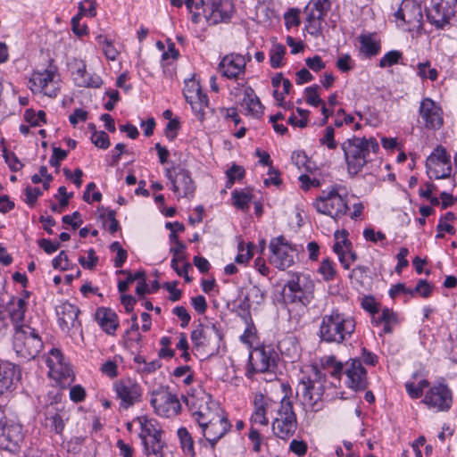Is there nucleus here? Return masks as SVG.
Masks as SVG:
<instances>
[{"instance_id": "f257e3e1", "label": "nucleus", "mask_w": 457, "mask_h": 457, "mask_svg": "<svg viewBox=\"0 0 457 457\" xmlns=\"http://www.w3.org/2000/svg\"><path fill=\"white\" fill-rule=\"evenodd\" d=\"M355 327L353 317L333 310L329 314L322 316L319 337L321 342L340 345L351 338Z\"/></svg>"}, {"instance_id": "393cba45", "label": "nucleus", "mask_w": 457, "mask_h": 457, "mask_svg": "<svg viewBox=\"0 0 457 457\" xmlns=\"http://www.w3.org/2000/svg\"><path fill=\"white\" fill-rule=\"evenodd\" d=\"M419 116V122L422 123L426 129H438L443 125L442 110L430 98L421 101Z\"/></svg>"}, {"instance_id": "4c0bfd02", "label": "nucleus", "mask_w": 457, "mask_h": 457, "mask_svg": "<svg viewBox=\"0 0 457 457\" xmlns=\"http://www.w3.org/2000/svg\"><path fill=\"white\" fill-rule=\"evenodd\" d=\"M286 46L276 41L272 42L269 52L270 64L273 69L280 68L284 65V56L286 54Z\"/></svg>"}, {"instance_id": "6ab92c4d", "label": "nucleus", "mask_w": 457, "mask_h": 457, "mask_svg": "<svg viewBox=\"0 0 457 457\" xmlns=\"http://www.w3.org/2000/svg\"><path fill=\"white\" fill-rule=\"evenodd\" d=\"M150 403L159 416L170 418L177 415L180 411L178 397L168 389L161 388L154 391Z\"/></svg>"}, {"instance_id": "603ef678", "label": "nucleus", "mask_w": 457, "mask_h": 457, "mask_svg": "<svg viewBox=\"0 0 457 457\" xmlns=\"http://www.w3.org/2000/svg\"><path fill=\"white\" fill-rule=\"evenodd\" d=\"M91 141L96 147L102 149H107L110 146L109 137L104 131H94Z\"/></svg>"}, {"instance_id": "8fccbe9b", "label": "nucleus", "mask_w": 457, "mask_h": 457, "mask_svg": "<svg viewBox=\"0 0 457 457\" xmlns=\"http://www.w3.org/2000/svg\"><path fill=\"white\" fill-rule=\"evenodd\" d=\"M319 272L322 275L323 278L327 281L332 280L336 275V270L334 268V263L328 260L324 259L320 266L319 268Z\"/></svg>"}, {"instance_id": "4d7b16f0", "label": "nucleus", "mask_w": 457, "mask_h": 457, "mask_svg": "<svg viewBox=\"0 0 457 457\" xmlns=\"http://www.w3.org/2000/svg\"><path fill=\"white\" fill-rule=\"evenodd\" d=\"M97 40L99 44L103 45V51L105 56L108 59L114 61L118 55V51L115 49L112 44L103 36H99Z\"/></svg>"}, {"instance_id": "0eeeda50", "label": "nucleus", "mask_w": 457, "mask_h": 457, "mask_svg": "<svg viewBox=\"0 0 457 457\" xmlns=\"http://www.w3.org/2000/svg\"><path fill=\"white\" fill-rule=\"evenodd\" d=\"M276 416L272 422V430L276 436L287 440L294 436L297 428L296 415L293 402L287 395L277 404Z\"/></svg>"}, {"instance_id": "5701e85b", "label": "nucleus", "mask_w": 457, "mask_h": 457, "mask_svg": "<svg viewBox=\"0 0 457 457\" xmlns=\"http://www.w3.org/2000/svg\"><path fill=\"white\" fill-rule=\"evenodd\" d=\"M45 428L57 436H62L66 422L70 420V412L64 406L49 405L45 411Z\"/></svg>"}, {"instance_id": "338daca9", "label": "nucleus", "mask_w": 457, "mask_h": 457, "mask_svg": "<svg viewBox=\"0 0 457 457\" xmlns=\"http://www.w3.org/2000/svg\"><path fill=\"white\" fill-rule=\"evenodd\" d=\"M52 264L54 269L66 270L69 267V260L66 253L64 251L60 252V253L53 260Z\"/></svg>"}, {"instance_id": "052dcab7", "label": "nucleus", "mask_w": 457, "mask_h": 457, "mask_svg": "<svg viewBox=\"0 0 457 457\" xmlns=\"http://www.w3.org/2000/svg\"><path fill=\"white\" fill-rule=\"evenodd\" d=\"M363 237L366 240L371 241L373 243L381 242L382 245H385L386 241V235L382 233L381 231L376 232L371 228H367L363 230Z\"/></svg>"}, {"instance_id": "bb28decb", "label": "nucleus", "mask_w": 457, "mask_h": 457, "mask_svg": "<svg viewBox=\"0 0 457 457\" xmlns=\"http://www.w3.org/2000/svg\"><path fill=\"white\" fill-rule=\"evenodd\" d=\"M58 322L63 331H70L71 328H79L80 322L78 320L79 309L69 303L64 302L56 307Z\"/></svg>"}, {"instance_id": "2f4dec72", "label": "nucleus", "mask_w": 457, "mask_h": 457, "mask_svg": "<svg viewBox=\"0 0 457 457\" xmlns=\"http://www.w3.org/2000/svg\"><path fill=\"white\" fill-rule=\"evenodd\" d=\"M241 106L245 110L246 114L256 118L262 116L264 110L259 97L251 87H245Z\"/></svg>"}, {"instance_id": "864d4df0", "label": "nucleus", "mask_w": 457, "mask_h": 457, "mask_svg": "<svg viewBox=\"0 0 457 457\" xmlns=\"http://www.w3.org/2000/svg\"><path fill=\"white\" fill-rule=\"evenodd\" d=\"M232 197L234 200V204L237 208L240 210L248 209V204L251 200V196L248 194L234 191L232 192Z\"/></svg>"}, {"instance_id": "69168bd1", "label": "nucleus", "mask_w": 457, "mask_h": 457, "mask_svg": "<svg viewBox=\"0 0 457 457\" xmlns=\"http://www.w3.org/2000/svg\"><path fill=\"white\" fill-rule=\"evenodd\" d=\"M172 312L178 318L180 319V320H181L180 326L182 328H186L189 324L190 320H191V316L189 315V313L187 312V309L185 307H183V306H176L172 310Z\"/></svg>"}, {"instance_id": "4be33fe9", "label": "nucleus", "mask_w": 457, "mask_h": 457, "mask_svg": "<svg viewBox=\"0 0 457 457\" xmlns=\"http://www.w3.org/2000/svg\"><path fill=\"white\" fill-rule=\"evenodd\" d=\"M344 374L346 376L345 384L355 391H362L368 386L367 372L358 359H351L345 363Z\"/></svg>"}, {"instance_id": "9b49d317", "label": "nucleus", "mask_w": 457, "mask_h": 457, "mask_svg": "<svg viewBox=\"0 0 457 457\" xmlns=\"http://www.w3.org/2000/svg\"><path fill=\"white\" fill-rule=\"evenodd\" d=\"M116 398L120 400V408L128 410L141 402L142 387L134 379L129 378L116 381L113 385Z\"/></svg>"}, {"instance_id": "5fc2aeb1", "label": "nucleus", "mask_w": 457, "mask_h": 457, "mask_svg": "<svg viewBox=\"0 0 457 457\" xmlns=\"http://www.w3.org/2000/svg\"><path fill=\"white\" fill-rule=\"evenodd\" d=\"M318 86H312L305 88L306 102L313 106H319L324 104L318 94Z\"/></svg>"}, {"instance_id": "a19ab883", "label": "nucleus", "mask_w": 457, "mask_h": 457, "mask_svg": "<svg viewBox=\"0 0 457 457\" xmlns=\"http://www.w3.org/2000/svg\"><path fill=\"white\" fill-rule=\"evenodd\" d=\"M306 15V29L309 34L314 37H318L322 31V22L325 17H320L319 15L310 12L305 13Z\"/></svg>"}, {"instance_id": "6e6d98bb", "label": "nucleus", "mask_w": 457, "mask_h": 457, "mask_svg": "<svg viewBox=\"0 0 457 457\" xmlns=\"http://www.w3.org/2000/svg\"><path fill=\"white\" fill-rule=\"evenodd\" d=\"M228 181L227 187H230L237 179H240L245 175V170L243 167L233 164L229 170H227Z\"/></svg>"}, {"instance_id": "b1692460", "label": "nucleus", "mask_w": 457, "mask_h": 457, "mask_svg": "<svg viewBox=\"0 0 457 457\" xmlns=\"http://www.w3.org/2000/svg\"><path fill=\"white\" fill-rule=\"evenodd\" d=\"M276 356L270 347L255 348L250 353L249 364L253 372H270L276 367Z\"/></svg>"}, {"instance_id": "f704fd0d", "label": "nucleus", "mask_w": 457, "mask_h": 457, "mask_svg": "<svg viewBox=\"0 0 457 457\" xmlns=\"http://www.w3.org/2000/svg\"><path fill=\"white\" fill-rule=\"evenodd\" d=\"M270 400H267L262 394H256L254 396V412L252 415V421L261 425H267L266 410Z\"/></svg>"}, {"instance_id": "1a4fd4ad", "label": "nucleus", "mask_w": 457, "mask_h": 457, "mask_svg": "<svg viewBox=\"0 0 457 457\" xmlns=\"http://www.w3.org/2000/svg\"><path fill=\"white\" fill-rule=\"evenodd\" d=\"M141 430L139 437L142 440L145 453L154 457H163L165 442L162 440V430L157 423L147 418L140 419Z\"/></svg>"}, {"instance_id": "79ce46f5", "label": "nucleus", "mask_w": 457, "mask_h": 457, "mask_svg": "<svg viewBox=\"0 0 457 457\" xmlns=\"http://www.w3.org/2000/svg\"><path fill=\"white\" fill-rule=\"evenodd\" d=\"M178 436L184 452H187L191 457L195 456L194 442L187 429L186 428H179Z\"/></svg>"}, {"instance_id": "20e7f679", "label": "nucleus", "mask_w": 457, "mask_h": 457, "mask_svg": "<svg viewBox=\"0 0 457 457\" xmlns=\"http://www.w3.org/2000/svg\"><path fill=\"white\" fill-rule=\"evenodd\" d=\"M193 416L202 428V433L212 450L215 448L217 442L231 428L227 417L211 411L208 407L194 411Z\"/></svg>"}, {"instance_id": "72a5a7b5", "label": "nucleus", "mask_w": 457, "mask_h": 457, "mask_svg": "<svg viewBox=\"0 0 457 457\" xmlns=\"http://www.w3.org/2000/svg\"><path fill=\"white\" fill-rule=\"evenodd\" d=\"M29 296L28 292H25V297L18 298L17 300L12 299L7 304L9 315L12 320L14 322V328L20 326V322L24 320L25 312L27 311L28 303L26 298ZM22 324H21V326Z\"/></svg>"}, {"instance_id": "ea45409f", "label": "nucleus", "mask_w": 457, "mask_h": 457, "mask_svg": "<svg viewBox=\"0 0 457 457\" xmlns=\"http://www.w3.org/2000/svg\"><path fill=\"white\" fill-rule=\"evenodd\" d=\"M331 7L330 0H311L304 9V13H315L325 17Z\"/></svg>"}, {"instance_id": "37998d69", "label": "nucleus", "mask_w": 457, "mask_h": 457, "mask_svg": "<svg viewBox=\"0 0 457 457\" xmlns=\"http://www.w3.org/2000/svg\"><path fill=\"white\" fill-rule=\"evenodd\" d=\"M246 300L250 301L253 306H260L264 303L266 293L257 286L251 287L246 292Z\"/></svg>"}, {"instance_id": "7c9ffc66", "label": "nucleus", "mask_w": 457, "mask_h": 457, "mask_svg": "<svg viewBox=\"0 0 457 457\" xmlns=\"http://www.w3.org/2000/svg\"><path fill=\"white\" fill-rule=\"evenodd\" d=\"M99 327L106 334L113 336L119 327V319L116 312L111 308L99 307L95 314Z\"/></svg>"}, {"instance_id": "a211bd4d", "label": "nucleus", "mask_w": 457, "mask_h": 457, "mask_svg": "<svg viewBox=\"0 0 457 457\" xmlns=\"http://www.w3.org/2000/svg\"><path fill=\"white\" fill-rule=\"evenodd\" d=\"M22 440L21 426L8 420L0 405V448L13 451Z\"/></svg>"}, {"instance_id": "cd10ccee", "label": "nucleus", "mask_w": 457, "mask_h": 457, "mask_svg": "<svg viewBox=\"0 0 457 457\" xmlns=\"http://www.w3.org/2000/svg\"><path fill=\"white\" fill-rule=\"evenodd\" d=\"M21 377L18 366L8 361L0 362V395L15 388Z\"/></svg>"}, {"instance_id": "774afa93", "label": "nucleus", "mask_w": 457, "mask_h": 457, "mask_svg": "<svg viewBox=\"0 0 457 457\" xmlns=\"http://www.w3.org/2000/svg\"><path fill=\"white\" fill-rule=\"evenodd\" d=\"M85 397L86 391L81 386L76 385L70 389V398L74 403H80L85 399Z\"/></svg>"}, {"instance_id": "0e129e2a", "label": "nucleus", "mask_w": 457, "mask_h": 457, "mask_svg": "<svg viewBox=\"0 0 457 457\" xmlns=\"http://www.w3.org/2000/svg\"><path fill=\"white\" fill-rule=\"evenodd\" d=\"M337 68L342 72H348L353 68V61L349 54H343L337 61Z\"/></svg>"}, {"instance_id": "a18cd8bd", "label": "nucleus", "mask_w": 457, "mask_h": 457, "mask_svg": "<svg viewBox=\"0 0 457 457\" xmlns=\"http://www.w3.org/2000/svg\"><path fill=\"white\" fill-rule=\"evenodd\" d=\"M403 58L402 52L398 50H392L387 52L379 61L380 68L391 67L395 64H397L399 61Z\"/></svg>"}, {"instance_id": "680f3d73", "label": "nucleus", "mask_w": 457, "mask_h": 457, "mask_svg": "<svg viewBox=\"0 0 457 457\" xmlns=\"http://www.w3.org/2000/svg\"><path fill=\"white\" fill-rule=\"evenodd\" d=\"M4 157L5 160V162L8 164L10 170L12 171H18L21 169L23 166L21 161L18 159V157L12 152H4Z\"/></svg>"}, {"instance_id": "9d476101", "label": "nucleus", "mask_w": 457, "mask_h": 457, "mask_svg": "<svg viewBox=\"0 0 457 457\" xmlns=\"http://www.w3.org/2000/svg\"><path fill=\"white\" fill-rule=\"evenodd\" d=\"M190 337L197 350L207 347L218 349L222 340V333L215 323H200L193 329Z\"/></svg>"}, {"instance_id": "473e14b6", "label": "nucleus", "mask_w": 457, "mask_h": 457, "mask_svg": "<svg viewBox=\"0 0 457 457\" xmlns=\"http://www.w3.org/2000/svg\"><path fill=\"white\" fill-rule=\"evenodd\" d=\"M348 232L345 229L335 232V244L333 245L334 252L337 254L338 260L345 270H349V262L346 259L345 251L349 250L352 243L347 239Z\"/></svg>"}, {"instance_id": "a878e982", "label": "nucleus", "mask_w": 457, "mask_h": 457, "mask_svg": "<svg viewBox=\"0 0 457 457\" xmlns=\"http://www.w3.org/2000/svg\"><path fill=\"white\" fill-rule=\"evenodd\" d=\"M246 60L238 54L225 55L219 63V71L229 79H237L245 72Z\"/></svg>"}, {"instance_id": "bf43d9fd", "label": "nucleus", "mask_w": 457, "mask_h": 457, "mask_svg": "<svg viewBox=\"0 0 457 457\" xmlns=\"http://www.w3.org/2000/svg\"><path fill=\"white\" fill-rule=\"evenodd\" d=\"M87 259L84 256H80L79 258V262L85 269L92 270L98 262V257L96 255V252L94 249H89L87 252Z\"/></svg>"}, {"instance_id": "f03ea898", "label": "nucleus", "mask_w": 457, "mask_h": 457, "mask_svg": "<svg viewBox=\"0 0 457 457\" xmlns=\"http://www.w3.org/2000/svg\"><path fill=\"white\" fill-rule=\"evenodd\" d=\"M347 164L348 173L357 175L368 162L370 152L376 154L379 150L377 140L373 137H356L347 139L341 145Z\"/></svg>"}, {"instance_id": "2eb2a0df", "label": "nucleus", "mask_w": 457, "mask_h": 457, "mask_svg": "<svg viewBox=\"0 0 457 457\" xmlns=\"http://www.w3.org/2000/svg\"><path fill=\"white\" fill-rule=\"evenodd\" d=\"M166 177L170 182L171 190L178 197H188L195 192V184L191 174L181 166L166 169Z\"/></svg>"}, {"instance_id": "39448f33", "label": "nucleus", "mask_w": 457, "mask_h": 457, "mask_svg": "<svg viewBox=\"0 0 457 457\" xmlns=\"http://www.w3.org/2000/svg\"><path fill=\"white\" fill-rule=\"evenodd\" d=\"M347 197L348 192L345 187L334 185L323 190L313 205L318 212L328 215L337 220L349 211Z\"/></svg>"}, {"instance_id": "c03bdc74", "label": "nucleus", "mask_w": 457, "mask_h": 457, "mask_svg": "<svg viewBox=\"0 0 457 457\" xmlns=\"http://www.w3.org/2000/svg\"><path fill=\"white\" fill-rule=\"evenodd\" d=\"M456 219V216L453 212H448L444 216H442L439 220V222L436 226V230L440 232H447L448 234L453 235L455 233L454 228L450 224V222L453 221Z\"/></svg>"}, {"instance_id": "f8f14e48", "label": "nucleus", "mask_w": 457, "mask_h": 457, "mask_svg": "<svg viewBox=\"0 0 457 457\" xmlns=\"http://www.w3.org/2000/svg\"><path fill=\"white\" fill-rule=\"evenodd\" d=\"M457 0H430L427 5V18L436 28L448 24L456 12Z\"/></svg>"}, {"instance_id": "c85d7f7f", "label": "nucleus", "mask_w": 457, "mask_h": 457, "mask_svg": "<svg viewBox=\"0 0 457 457\" xmlns=\"http://www.w3.org/2000/svg\"><path fill=\"white\" fill-rule=\"evenodd\" d=\"M73 69V79L77 86L83 87H99L101 86V78L96 74L87 73L83 61H75Z\"/></svg>"}, {"instance_id": "ddd939ff", "label": "nucleus", "mask_w": 457, "mask_h": 457, "mask_svg": "<svg viewBox=\"0 0 457 457\" xmlns=\"http://www.w3.org/2000/svg\"><path fill=\"white\" fill-rule=\"evenodd\" d=\"M427 174L430 179H440L452 173L451 157L445 147L438 145L426 161Z\"/></svg>"}, {"instance_id": "423d86ee", "label": "nucleus", "mask_w": 457, "mask_h": 457, "mask_svg": "<svg viewBox=\"0 0 457 457\" xmlns=\"http://www.w3.org/2000/svg\"><path fill=\"white\" fill-rule=\"evenodd\" d=\"M12 348L19 358L30 361L38 355L43 348V342L35 328L28 325L16 326Z\"/></svg>"}, {"instance_id": "c9c22d12", "label": "nucleus", "mask_w": 457, "mask_h": 457, "mask_svg": "<svg viewBox=\"0 0 457 457\" xmlns=\"http://www.w3.org/2000/svg\"><path fill=\"white\" fill-rule=\"evenodd\" d=\"M361 44V52L366 57L377 55L380 51V43L376 37L371 34L361 35L359 37Z\"/></svg>"}, {"instance_id": "f3484780", "label": "nucleus", "mask_w": 457, "mask_h": 457, "mask_svg": "<svg viewBox=\"0 0 457 457\" xmlns=\"http://www.w3.org/2000/svg\"><path fill=\"white\" fill-rule=\"evenodd\" d=\"M270 249L271 252L270 262L279 270H286L295 262L293 253L295 251L283 237L279 236L270 240Z\"/></svg>"}, {"instance_id": "4468645a", "label": "nucleus", "mask_w": 457, "mask_h": 457, "mask_svg": "<svg viewBox=\"0 0 457 457\" xmlns=\"http://www.w3.org/2000/svg\"><path fill=\"white\" fill-rule=\"evenodd\" d=\"M394 16L397 26L408 25L409 30L420 29L422 25V9L414 0H403Z\"/></svg>"}, {"instance_id": "c756f323", "label": "nucleus", "mask_w": 457, "mask_h": 457, "mask_svg": "<svg viewBox=\"0 0 457 457\" xmlns=\"http://www.w3.org/2000/svg\"><path fill=\"white\" fill-rule=\"evenodd\" d=\"M83 15L95 17L96 15V3L94 0H84L79 4V13L71 19L72 31L78 36L87 34V28L80 24Z\"/></svg>"}, {"instance_id": "58836bf2", "label": "nucleus", "mask_w": 457, "mask_h": 457, "mask_svg": "<svg viewBox=\"0 0 457 457\" xmlns=\"http://www.w3.org/2000/svg\"><path fill=\"white\" fill-rule=\"evenodd\" d=\"M183 93L187 102H195V99H199L202 96H206L202 92L201 86L194 76L185 80Z\"/></svg>"}, {"instance_id": "aec40b11", "label": "nucleus", "mask_w": 457, "mask_h": 457, "mask_svg": "<svg viewBox=\"0 0 457 457\" xmlns=\"http://www.w3.org/2000/svg\"><path fill=\"white\" fill-rule=\"evenodd\" d=\"M422 402L437 411H447L453 403L452 392L447 385L439 383L426 393Z\"/></svg>"}, {"instance_id": "13d9d810", "label": "nucleus", "mask_w": 457, "mask_h": 457, "mask_svg": "<svg viewBox=\"0 0 457 457\" xmlns=\"http://www.w3.org/2000/svg\"><path fill=\"white\" fill-rule=\"evenodd\" d=\"M320 143L322 145H327L328 149L337 148V142L335 141V130L332 127H327L325 129L324 136L320 139Z\"/></svg>"}, {"instance_id": "e433bc0d", "label": "nucleus", "mask_w": 457, "mask_h": 457, "mask_svg": "<svg viewBox=\"0 0 457 457\" xmlns=\"http://www.w3.org/2000/svg\"><path fill=\"white\" fill-rule=\"evenodd\" d=\"M207 9L210 13L206 15V19L212 24L227 21L230 18L229 14L222 9L220 0H213L211 4H207L204 12H207Z\"/></svg>"}, {"instance_id": "412c9836", "label": "nucleus", "mask_w": 457, "mask_h": 457, "mask_svg": "<svg viewBox=\"0 0 457 457\" xmlns=\"http://www.w3.org/2000/svg\"><path fill=\"white\" fill-rule=\"evenodd\" d=\"M46 363L49 368V374L58 380L71 382L73 380V371L71 366L64 361L62 353L59 349L53 348L49 356L46 358Z\"/></svg>"}, {"instance_id": "49530a36", "label": "nucleus", "mask_w": 457, "mask_h": 457, "mask_svg": "<svg viewBox=\"0 0 457 457\" xmlns=\"http://www.w3.org/2000/svg\"><path fill=\"white\" fill-rule=\"evenodd\" d=\"M418 75L421 79H429L431 81H435L437 79V71L434 68H430V62L428 61L425 62H420L417 65Z\"/></svg>"}, {"instance_id": "e2e57ef3", "label": "nucleus", "mask_w": 457, "mask_h": 457, "mask_svg": "<svg viewBox=\"0 0 457 457\" xmlns=\"http://www.w3.org/2000/svg\"><path fill=\"white\" fill-rule=\"evenodd\" d=\"M413 295L419 293L422 297L427 298L431 295L432 287L425 279H420L414 288Z\"/></svg>"}, {"instance_id": "09e8293b", "label": "nucleus", "mask_w": 457, "mask_h": 457, "mask_svg": "<svg viewBox=\"0 0 457 457\" xmlns=\"http://www.w3.org/2000/svg\"><path fill=\"white\" fill-rule=\"evenodd\" d=\"M24 117L32 127L40 126L41 123H46V112L44 111H38L36 113L32 110H27Z\"/></svg>"}, {"instance_id": "6e6552de", "label": "nucleus", "mask_w": 457, "mask_h": 457, "mask_svg": "<svg viewBox=\"0 0 457 457\" xmlns=\"http://www.w3.org/2000/svg\"><path fill=\"white\" fill-rule=\"evenodd\" d=\"M286 288L288 290L286 297L291 303L306 306L313 299L314 283L307 274H292L285 286Z\"/></svg>"}, {"instance_id": "dca6fc26", "label": "nucleus", "mask_w": 457, "mask_h": 457, "mask_svg": "<svg viewBox=\"0 0 457 457\" xmlns=\"http://www.w3.org/2000/svg\"><path fill=\"white\" fill-rule=\"evenodd\" d=\"M29 88L35 93L54 97L59 90L58 74L54 69L34 71L29 81Z\"/></svg>"}, {"instance_id": "3c124183", "label": "nucleus", "mask_w": 457, "mask_h": 457, "mask_svg": "<svg viewBox=\"0 0 457 457\" xmlns=\"http://www.w3.org/2000/svg\"><path fill=\"white\" fill-rule=\"evenodd\" d=\"M193 112L202 120L204 117V108L208 107L209 100L207 96H202L199 99H195V102H187Z\"/></svg>"}, {"instance_id": "de8ad7c7", "label": "nucleus", "mask_w": 457, "mask_h": 457, "mask_svg": "<svg viewBox=\"0 0 457 457\" xmlns=\"http://www.w3.org/2000/svg\"><path fill=\"white\" fill-rule=\"evenodd\" d=\"M373 322L376 325H380L382 323H397V316L396 313L388 308H384L381 311V313L378 312V316H373Z\"/></svg>"}, {"instance_id": "7ed1b4c3", "label": "nucleus", "mask_w": 457, "mask_h": 457, "mask_svg": "<svg viewBox=\"0 0 457 457\" xmlns=\"http://www.w3.org/2000/svg\"><path fill=\"white\" fill-rule=\"evenodd\" d=\"M324 383V377L316 368L312 370V375L303 376L300 380L296 388V395L306 411L317 412L322 410Z\"/></svg>"}]
</instances>
